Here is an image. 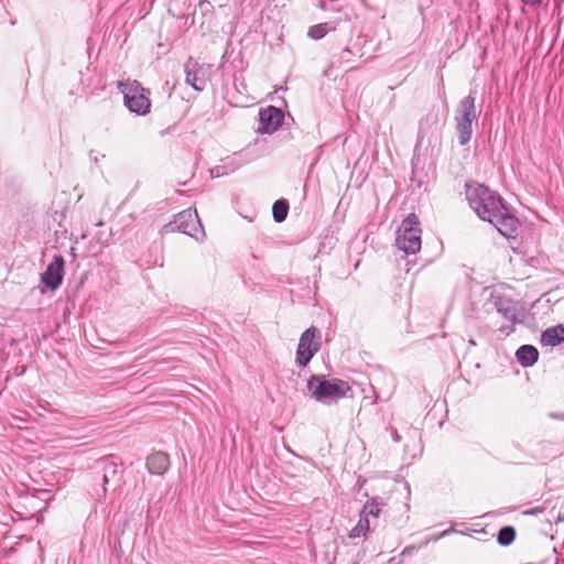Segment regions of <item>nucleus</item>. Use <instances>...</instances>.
<instances>
[{"label": "nucleus", "instance_id": "obj_1", "mask_svg": "<svg viewBox=\"0 0 564 564\" xmlns=\"http://www.w3.org/2000/svg\"><path fill=\"white\" fill-rule=\"evenodd\" d=\"M466 198L478 217L485 221L491 220L505 207L501 197L482 184H466Z\"/></svg>", "mask_w": 564, "mask_h": 564}, {"label": "nucleus", "instance_id": "obj_2", "mask_svg": "<svg viewBox=\"0 0 564 564\" xmlns=\"http://www.w3.org/2000/svg\"><path fill=\"white\" fill-rule=\"evenodd\" d=\"M307 390L311 397L321 403L330 404L347 395L350 387L341 379H325L324 376H312L307 381Z\"/></svg>", "mask_w": 564, "mask_h": 564}, {"label": "nucleus", "instance_id": "obj_3", "mask_svg": "<svg viewBox=\"0 0 564 564\" xmlns=\"http://www.w3.org/2000/svg\"><path fill=\"white\" fill-rule=\"evenodd\" d=\"M118 89L123 96L124 106L131 113L145 116L150 112L149 91L138 80H119Z\"/></svg>", "mask_w": 564, "mask_h": 564}, {"label": "nucleus", "instance_id": "obj_4", "mask_svg": "<svg viewBox=\"0 0 564 564\" xmlns=\"http://www.w3.org/2000/svg\"><path fill=\"white\" fill-rule=\"evenodd\" d=\"M421 234L419 217L410 214L397 230L395 246L406 254H415L421 250Z\"/></svg>", "mask_w": 564, "mask_h": 564}, {"label": "nucleus", "instance_id": "obj_5", "mask_svg": "<svg viewBox=\"0 0 564 564\" xmlns=\"http://www.w3.org/2000/svg\"><path fill=\"white\" fill-rule=\"evenodd\" d=\"M165 232H182L195 240H200L205 236L196 209L187 208L174 216V219L164 226Z\"/></svg>", "mask_w": 564, "mask_h": 564}, {"label": "nucleus", "instance_id": "obj_6", "mask_svg": "<svg viewBox=\"0 0 564 564\" xmlns=\"http://www.w3.org/2000/svg\"><path fill=\"white\" fill-rule=\"evenodd\" d=\"M475 100L476 98L471 93L463 98L455 116L456 130L460 145H466L471 139L473 122L477 118Z\"/></svg>", "mask_w": 564, "mask_h": 564}, {"label": "nucleus", "instance_id": "obj_7", "mask_svg": "<svg viewBox=\"0 0 564 564\" xmlns=\"http://www.w3.org/2000/svg\"><path fill=\"white\" fill-rule=\"evenodd\" d=\"M319 330L312 326L307 328L300 337L295 361L299 366L305 367L313 356L319 350Z\"/></svg>", "mask_w": 564, "mask_h": 564}, {"label": "nucleus", "instance_id": "obj_8", "mask_svg": "<svg viewBox=\"0 0 564 564\" xmlns=\"http://www.w3.org/2000/svg\"><path fill=\"white\" fill-rule=\"evenodd\" d=\"M494 305L497 312L512 324L511 326H502L499 330L505 335L511 334L514 330L513 325L522 322L519 304L506 295H496L494 296Z\"/></svg>", "mask_w": 564, "mask_h": 564}, {"label": "nucleus", "instance_id": "obj_9", "mask_svg": "<svg viewBox=\"0 0 564 564\" xmlns=\"http://www.w3.org/2000/svg\"><path fill=\"white\" fill-rule=\"evenodd\" d=\"M65 260L62 256H55L41 275V282L50 290H57L64 278Z\"/></svg>", "mask_w": 564, "mask_h": 564}, {"label": "nucleus", "instance_id": "obj_10", "mask_svg": "<svg viewBox=\"0 0 564 564\" xmlns=\"http://www.w3.org/2000/svg\"><path fill=\"white\" fill-rule=\"evenodd\" d=\"M284 113L280 108L269 106L259 111V127L260 133H274L282 123Z\"/></svg>", "mask_w": 564, "mask_h": 564}, {"label": "nucleus", "instance_id": "obj_11", "mask_svg": "<svg viewBox=\"0 0 564 564\" xmlns=\"http://www.w3.org/2000/svg\"><path fill=\"white\" fill-rule=\"evenodd\" d=\"M488 223L492 224L506 238H516L518 235L520 223L514 215L509 213L506 206Z\"/></svg>", "mask_w": 564, "mask_h": 564}, {"label": "nucleus", "instance_id": "obj_12", "mask_svg": "<svg viewBox=\"0 0 564 564\" xmlns=\"http://www.w3.org/2000/svg\"><path fill=\"white\" fill-rule=\"evenodd\" d=\"M170 466L169 455L163 452H155L148 456L147 468L153 475L164 474Z\"/></svg>", "mask_w": 564, "mask_h": 564}, {"label": "nucleus", "instance_id": "obj_13", "mask_svg": "<svg viewBox=\"0 0 564 564\" xmlns=\"http://www.w3.org/2000/svg\"><path fill=\"white\" fill-rule=\"evenodd\" d=\"M516 358L522 367H532L538 361L539 350L532 345H522L517 349Z\"/></svg>", "mask_w": 564, "mask_h": 564}, {"label": "nucleus", "instance_id": "obj_14", "mask_svg": "<svg viewBox=\"0 0 564 564\" xmlns=\"http://www.w3.org/2000/svg\"><path fill=\"white\" fill-rule=\"evenodd\" d=\"M242 162L237 153L228 155L221 163L214 166V178L227 175L241 166Z\"/></svg>", "mask_w": 564, "mask_h": 564}, {"label": "nucleus", "instance_id": "obj_15", "mask_svg": "<svg viewBox=\"0 0 564 564\" xmlns=\"http://www.w3.org/2000/svg\"><path fill=\"white\" fill-rule=\"evenodd\" d=\"M564 341V324L546 328L541 335V343L544 346H557Z\"/></svg>", "mask_w": 564, "mask_h": 564}, {"label": "nucleus", "instance_id": "obj_16", "mask_svg": "<svg viewBox=\"0 0 564 564\" xmlns=\"http://www.w3.org/2000/svg\"><path fill=\"white\" fill-rule=\"evenodd\" d=\"M551 502L549 500L544 501L542 505L535 506L533 508H529L522 511L523 516H545V521L551 522L554 518L553 511L554 507H550Z\"/></svg>", "mask_w": 564, "mask_h": 564}, {"label": "nucleus", "instance_id": "obj_17", "mask_svg": "<svg viewBox=\"0 0 564 564\" xmlns=\"http://www.w3.org/2000/svg\"><path fill=\"white\" fill-rule=\"evenodd\" d=\"M336 28L334 25H330L329 23H319L312 25L307 31V36L312 40H321L323 39L328 32L334 31Z\"/></svg>", "mask_w": 564, "mask_h": 564}, {"label": "nucleus", "instance_id": "obj_18", "mask_svg": "<svg viewBox=\"0 0 564 564\" xmlns=\"http://www.w3.org/2000/svg\"><path fill=\"white\" fill-rule=\"evenodd\" d=\"M289 212V203L285 199L276 200L272 206V215L273 219L276 223H282L285 220Z\"/></svg>", "mask_w": 564, "mask_h": 564}, {"label": "nucleus", "instance_id": "obj_19", "mask_svg": "<svg viewBox=\"0 0 564 564\" xmlns=\"http://www.w3.org/2000/svg\"><path fill=\"white\" fill-rule=\"evenodd\" d=\"M370 530L369 519L365 518V516L359 514L358 523L350 530L349 538H360L365 536Z\"/></svg>", "mask_w": 564, "mask_h": 564}, {"label": "nucleus", "instance_id": "obj_20", "mask_svg": "<svg viewBox=\"0 0 564 564\" xmlns=\"http://www.w3.org/2000/svg\"><path fill=\"white\" fill-rule=\"evenodd\" d=\"M516 539V530L513 527L507 525L498 531L497 541L502 546L510 545Z\"/></svg>", "mask_w": 564, "mask_h": 564}, {"label": "nucleus", "instance_id": "obj_21", "mask_svg": "<svg viewBox=\"0 0 564 564\" xmlns=\"http://www.w3.org/2000/svg\"><path fill=\"white\" fill-rule=\"evenodd\" d=\"M205 73H185V82L195 90L200 91L205 87Z\"/></svg>", "mask_w": 564, "mask_h": 564}, {"label": "nucleus", "instance_id": "obj_22", "mask_svg": "<svg viewBox=\"0 0 564 564\" xmlns=\"http://www.w3.org/2000/svg\"><path fill=\"white\" fill-rule=\"evenodd\" d=\"M380 503L378 502L377 498H371L367 500V502L364 505L360 514L365 516V518L369 519V516L378 517L380 513Z\"/></svg>", "mask_w": 564, "mask_h": 564}, {"label": "nucleus", "instance_id": "obj_23", "mask_svg": "<svg viewBox=\"0 0 564 564\" xmlns=\"http://www.w3.org/2000/svg\"><path fill=\"white\" fill-rule=\"evenodd\" d=\"M453 532H455V529L452 527V528H449V529H447V530H444V531H442V532H440V533H437V534H432V535H430V536L425 538V539H424V540L419 544V546H417V547H419V549H421V547H425V546H427L431 542H437L438 540H441V539H443V538H445V536L449 535V534H451V533H453Z\"/></svg>", "mask_w": 564, "mask_h": 564}, {"label": "nucleus", "instance_id": "obj_24", "mask_svg": "<svg viewBox=\"0 0 564 564\" xmlns=\"http://www.w3.org/2000/svg\"><path fill=\"white\" fill-rule=\"evenodd\" d=\"M96 236H97V241L100 245H108L109 241L111 240L112 232H111V230H101Z\"/></svg>", "mask_w": 564, "mask_h": 564}, {"label": "nucleus", "instance_id": "obj_25", "mask_svg": "<svg viewBox=\"0 0 564 564\" xmlns=\"http://www.w3.org/2000/svg\"><path fill=\"white\" fill-rule=\"evenodd\" d=\"M116 471H117V465L115 463L106 464L105 474L102 476L104 485L108 484V481H109L108 474L109 473L116 474Z\"/></svg>", "mask_w": 564, "mask_h": 564}, {"label": "nucleus", "instance_id": "obj_26", "mask_svg": "<svg viewBox=\"0 0 564 564\" xmlns=\"http://www.w3.org/2000/svg\"><path fill=\"white\" fill-rule=\"evenodd\" d=\"M391 435L394 442L399 443L401 441V436L395 429H392Z\"/></svg>", "mask_w": 564, "mask_h": 564}, {"label": "nucleus", "instance_id": "obj_27", "mask_svg": "<svg viewBox=\"0 0 564 564\" xmlns=\"http://www.w3.org/2000/svg\"><path fill=\"white\" fill-rule=\"evenodd\" d=\"M522 1L530 6H538L541 3L542 0H522Z\"/></svg>", "mask_w": 564, "mask_h": 564}, {"label": "nucleus", "instance_id": "obj_28", "mask_svg": "<svg viewBox=\"0 0 564 564\" xmlns=\"http://www.w3.org/2000/svg\"><path fill=\"white\" fill-rule=\"evenodd\" d=\"M90 159H91L95 163H97V162H98V160H99V158H98V155H97V153H96L95 151H90Z\"/></svg>", "mask_w": 564, "mask_h": 564}, {"label": "nucleus", "instance_id": "obj_29", "mask_svg": "<svg viewBox=\"0 0 564 564\" xmlns=\"http://www.w3.org/2000/svg\"><path fill=\"white\" fill-rule=\"evenodd\" d=\"M557 417H558V419H562V420H564V415H560V416H557Z\"/></svg>", "mask_w": 564, "mask_h": 564}]
</instances>
